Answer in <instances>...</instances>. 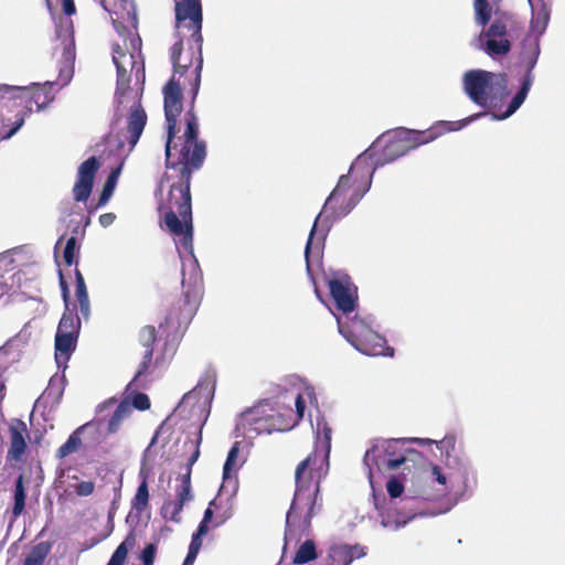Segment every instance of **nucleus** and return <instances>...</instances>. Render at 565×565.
I'll return each instance as SVG.
<instances>
[{
    "label": "nucleus",
    "instance_id": "obj_25",
    "mask_svg": "<svg viewBox=\"0 0 565 565\" xmlns=\"http://www.w3.org/2000/svg\"><path fill=\"white\" fill-rule=\"evenodd\" d=\"M75 274V295L79 306L81 316L86 320L89 317V299L87 294L86 284L79 269L76 267Z\"/></svg>",
    "mask_w": 565,
    "mask_h": 565
},
{
    "label": "nucleus",
    "instance_id": "obj_57",
    "mask_svg": "<svg viewBox=\"0 0 565 565\" xmlns=\"http://www.w3.org/2000/svg\"><path fill=\"white\" fill-rule=\"evenodd\" d=\"M199 553L188 550V554L184 558L183 565H193Z\"/></svg>",
    "mask_w": 565,
    "mask_h": 565
},
{
    "label": "nucleus",
    "instance_id": "obj_30",
    "mask_svg": "<svg viewBox=\"0 0 565 565\" xmlns=\"http://www.w3.org/2000/svg\"><path fill=\"white\" fill-rule=\"evenodd\" d=\"M318 557L316 544L312 540L305 541L297 550L292 563L297 565L309 563Z\"/></svg>",
    "mask_w": 565,
    "mask_h": 565
},
{
    "label": "nucleus",
    "instance_id": "obj_36",
    "mask_svg": "<svg viewBox=\"0 0 565 565\" xmlns=\"http://www.w3.org/2000/svg\"><path fill=\"white\" fill-rule=\"evenodd\" d=\"M476 21L484 26L491 19V7L488 0H473Z\"/></svg>",
    "mask_w": 565,
    "mask_h": 565
},
{
    "label": "nucleus",
    "instance_id": "obj_51",
    "mask_svg": "<svg viewBox=\"0 0 565 565\" xmlns=\"http://www.w3.org/2000/svg\"><path fill=\"white\" fill-rule=\"evenodd\" d=\"M296 412H294L295 425L303 417L306 403L301 394H298L295 399Z\"/></svg>",
    "mask_w": 565,
    "mask_h": 565
},
{
    "label": "nucleus",
    "instance_id": "obj_20",
    "mask_svg": "<svg viewBox=\"0 0 565 565\" xmlns=\"http://www.w3.org/2000/svg\"><path fill=\"white\" fill-rule=\"evenodd\" d=\"M175 20H203L201 0H173Z\"/></svg>",
    "mask_w": 565,
    "mask_h": 565
},
{
    "label": "nucleus",
    "instance_id": "obj_19",
    "mask_svg": "<svg viewBox=\"0 0 565 565\" xmlns=\"http://www.w3.org/2000/svg\"><path fill=\"white\" fill-rule=\"evenodd\" d=\"M146 124L147 114L145 109L140 105L135 106L128 116L127 125L128 142L131 148L137 145Z\"/></svg>",
    "mask_w": 565,
    "mask_h": 565
},
{
    "label": "nucleus",
    "instance_id": "obj_21",
    "mask_svg": "<svg viewBox=\"0 0 565 565\" xmlns=\"http://www.w3.org/2000/svg\"><path fill=\"white\" fill-rule=\"evenodd\" d=\"M533 81H534L533 74H530V73L525 74L522 79V84H521L519 92L512 98L507 110L501 115H494V118L501 120V119H505V118L510 117L512 114H514L520 108V106L524 103V100L531 89V86L533 84Z\"/></svg>",
    "mask_w": 565,
    "mask_h": 565
},
{
    "label": "nucleus",
    "instance_id": "obj_26",
    "mask_svg": "<svg viewBox=\"0 0 565 565\" xmlns=\"http://www.w3.org/2000/svg\"><path fill=\"white\" fill-rule=\"evenodd\" d=\"M137 537L135 530H131L128 532L125 540L117 546L107 565H125L127 554L129 550L135 547Z\"/></svg>",
    "mask_w": 565,
    "mask_h": 565
},
{
    "label": "nucleus",
    "instance_id": "obj_50",
    "mask_svg": "<svg viewBox=\"0 0 565 565\" xmlns=\"http://www.w3.org/2000/svg\"><path fill=\"white\" fill-rule=\"evenodd\" d=\"M95 490V483L93 481H82L75 487V493L79 497H88Z\"/></svg>",
    "mask_w": 565,
    "mask_h": 565
},
{
    "label": "nucleus",
    "instance_id": "obj_44",
    "mask_svg": "<svg viewBox=\"0 0 565 565\" xmlns=\"http://www.w3.org/2000/svg\"><path fill=\"white\" fill-rule=\"evenodd\" d=\"M387 493L392 499L398 498L404 492L403 483L395 477L390 478L386 483Z\"/></svg>",
    "mask_w": 565,
    "mask_h": 565
},
{
    "label": "nucleus",
    "instance_id": "obj_46",
    "mask_svg": "<svg viewBox=\"0 0 565 565\" xmlns=\"http://www.w3.org/2000/svg\"><path fill=\"white\" fill-rule=\"evenodd\" d=\"M157 553V545L148 544L141 552L140 558L143 565H153Z\"/></svg>",
    "mask_w": 565,
    "mask_h": 565
},
{
    "label": "nucleus",
    "instance_id": "obj_49",
    "mask_svg": "<svg viewBox=\"0 0 565 565\" xmlns=\"http://www.w3.org/2000/svg\"><path fill=\"white\" fill-rule=\"evenodd\" d=\"M120 19L127 22L131 28L137 29L138 19L132 3L129 4V8H125V13L121 14Z\"/></svg>",
    "mask_w": 565,
    "mask_h": 565
},
{
    "label": "nucleus",
    "instance_id": "obj_5",
    "mask_svg": "<svg viewBox=\"0 0 565 565\" xmlns=\"http://www.w3.org/2000/svg\"><path fill=\"white\" fill-rule=\"evenodd\" d=\"M371 179L370 174L364 177V170H353L352 166L348 174L340 177L335 188L327 198L321 212L315 220L305 248L307 259L313 246L315 236L319 234V241L326 238L332 223L345 217L369 191Z\"/></svg>",
    "mask_w": 565,
    "mask_h": 565
},
{
    "label": "nucleus",
    "instance_id": "obj_8",
    "mask_svg": "<svg viewBox=\"0 0 565 565\" xmlns=\"http://www.w3.org/2000/svg\"><path fill=\"white\" fill-rule=\"evenodd\" d=\"M462 84L467 96L482 108H497L509 94L504 73L471 70L463 74Z\"/></svg>",
    "mask_w": 565,
    "mask_h": 565
},
{
    "label": "nucleus",
    "instance_id": "obj_10",
    "mask_svg": "<svg viewBox=\"0 0 565 565\" xmlns=\"http://www.w3.org/2000/svg\"><path fill=\"white\" fill-rule=\"evenodd\" d=\"M189 86L188 81L171 76L170 79L162 88L163 94V108L167 125V142L166 147H173L177 141V135L180 132L179 120L182 110V90Z\"/></svg>",
    "mask_w": 565,
    "mask_h": 565
},
{
    "label": "nucleus",
    "instance_id": "obj_40",
    "mask_svg": "<svg viewBox=\"0 0 565 565\" xmlns=\"http://www.w3.org/2000/svg\"><path fill=\"white\" fill-rule=\"evenodd\" d=\"M131 72L117 71L116 95L124 96L130 88Z\"/></svg>",
    "mask_w": 565,
    "mask_h": 565
},
{
    "label": "nucleus",
    "instance_id": "obj_27",
    "mask_svg": "<svg viewBox=\"0 0 565 565\" xmlns=\"http://www.w3.org/2000/svg\"><path fill=\"white\" fill-rule=\"evenodd\" d=\"M130 415H131V405L129 404V402L127 399H124L122 402L119 403V405L115 409L114 414L109 418V420L107 423L106 433L109 435L116 434L119 430L122 422L125 419L129 418Z\"/></svg>",
    "mask_w": 565,
    "mask_h": 565
},
{
    "label": "nucleus",
    "instance_id": "obj_52",
    "mask_svg": "<svg viewBox=\"0 0 565 565\" xmlns=\"http://www.w3.org/2000/svg\"><path fill=\"white\" fill-rule=\"evenodd\" d=\"M201 440H202V437H201V433H200L198 438L194 441H191V444L194 446V450H193L192 455L190 456V458L188 459V467H189L188 472L189 471L191 472V467L195 463V461L198 460V458L200 456Z\"/></svg>",
    "mask_w": 565,
    "mask_h": 565
},
{
    "label": "nucleus",
    "instance_id": "obj_55",
    "mask_svg": "<svg viewBox=\"0 0 565 565\" xmlns=\"http://www.w3.org/2000/svg\"><path fill=\"white\" fill-rule=\"evenodd\" d=\"M115 220L116 215L114 213H105L99 216V223L104 227L111 225Z\"/></svg>",
    "mask_w": 565,
    "mask_h": 565
},
{
    "label": "nucleus",
    "instance_id": "obj_11",
    "mask_svg": "<svg viewBox=\"0 0 565 565\" xmlns=\"http://www.w3.org/2000/svg\"><path fill=\"white\" fill-rule=\"evenodd\" d=\"M399 444H405V440H383L366 450L363 463L367 468L370 480L373 479L374 468L379 471L383 468L394 470L406 461V456L398 448Z\"/></svg>",
    "mask_w": 565,
    "mask_h": 565
},
{
    "label": "nucleus",
    "instance_id": "obj_33",
    "mask_svg": "<svg viewBox=\"0 0 565 565\" xmlns=\"http://www.w3.org/2000/svg\"><path fill=\"white\" fill-rule=\"evenodd\" d=\"M49 553L50 545L44 542L39 543L26 555L23 565H43Z\"/></svg>",
    "mask_w": 565,
    "mask_h": 565
},
{
    "label": "nucleus",
    "instance_id": "obj_32",
    "mask_svg": "<svg viewBox=\"0 0 565 565\" xmlns=\"http://www.w3.org/2000/svg\"><path fill=\"white\" fill-rule=\"evenodd\" d=\"M511 50V42L508 39L487 38L484 52L490 56L507 55Z\"/></svg>",
    "mask_w": 565,
    "mask_h": 565
},
{
    "label": "nucleus",
    "instance_id": "obj_7",
    "mask_svg": "<svg viewBox=\"0 0 565 565\" xmlns=\"http://www.w3.org/2000/svg\"><path fill=\"white\" fill-rule=\"evenodd\" d=\"M56 36L61 40L62 61L58 68V77L55 84L61 87L66 86L74 75V61H75V39L74 28L71 19H61L56 26ZM54 83L46 82L44 85L34 84L31 88L25 87L24 93H29L30 99L34 102L38 109H43L54 99L52 93Z\"/></svg>",
    "mask_w": 565,
    "mask_h": 565
},
{
    "label": "nucleus",
    "instance_id": "obj_24",
    "mask_svg": "<svg viewBox=\"0 0 565 565\" xmlns=\"http://www.w3.org/2000/svg\"><path fill=\"white\" fill-rule=\"evenodd\" d=\"M212 507L217 508L215 502H210L209 507L204 511L202 521L200 522L196 532L193 533L189 550L199 553L202 546V537L209 532V524L213 518Z\"/></svg>",
    "mask_w": 565,
    "mask_h": 565
},
{
    "label": "nucleus",
    "instance_id": "obj_61",
    "mask_svg": "<svg viewBox=\"0 0 565 565\" xmlns=\"http://www.w3.org/2000/svg\"><path fill=\"white\" fill-rule=\"evenodd\" d=\"M157 435H158V433L153 436V438H152V440H151V443H150V446H152V445L156 443V440H157Z\"/></svg>",
    "mask_w": 565,
    "mask_h": 565
},
{
    "label": "nucleus",
    "instance_id": "obj_59",
    "mask_svg": "<svg viewBox=\"0 0 565 565\" xmlns=\"http://www.w3.org/2000/svg\"><path fill=\"white\" fill-rule=\"evenodd\" d=\"M171 320H172V315L169 313V316L166 319V323L169 324L171 322Z\"/></svg>",
    "mask_w": 565,
    "mask_h": 565
},
{
    "label": "nucleus",
    "instance_id": "obj_58",
    "mask_svg": "<svg viewBox=\"0 0 565 565\" xmlns=\"http://www.w3.org/2000/svg\"><path fill=\"white\" fill-rule=\"evenodd\" d=\"M381 523H382V525H383L384 527H388V526H391V524H392V522H391V520L388 519V516H384L383 514H382V521H381Z\"/></svg>",
    "mask_w": 565,
    "mask_h": 565
},
{
    "label": "nucleus",
    "instance_id": "obj_22",
    "mask_svg": "<svg viewBox=\"0 0 565 565\" xmlns=\"http://www.w3.org/2000/svg\"><path fill=\"white\" fill-rule=\"evenodd\" d=\"M78 337L68 335V334H55V359L60 364L62 361L67 362L71 358V354L76 349Z\"/></svg>",
    "mask_w": 565,
    "mask_h": 565
},
{
    "label": "nucleus",
    "instance_id": "obj_31",
    "mask_svg": "<svg viewBox=\"0 0 565 565\" xmlns=\"http://www.w3.org/2000/svg\"><path fill=\"white\" fill-rule=\"evenodd\" d=\"M25 488H24V477L23 475H20L18 479L15 480V488H14V494H13V508H12V514L17 519L20 516L25 508Z\"/></svg>",
    "mask_w": 565,
    "mask_h": 565
},
{
    "label": "nucleus",
    "instance_id": "obj_2",
    "mask_svg": "<svg viewBox=\"0 0 565 565\" xmlns=\"http://www.w3.org/2000/svg\"><path fill=\"white\" fill-rule=\"evenodd\" d=\"M332 430L324 419L317 422V443L312 452L300 461L295 471L296 491L286 515V535L308 533L317 509L321 480L329 470Z\"/></svg>",
    "mask_w": 565,
    "mask_h": 565
},
{
    "label": "nucleus",
    "instance_id": "obj_6",
    "mask_svg": "<svg viewBox=\"0 0 565 565\" xmlns=\"http://www.w3.org/2000/svg\"><path fill=\"white\" fill-rule=\"evenodd\" d=\"M295 426L291 406H271L260 403L239 415L236 430L244 437L255 438L260 434L289 430Z\"/></svg>",
    "mask_w": 565,
    "mask_h": 565
},
{
    "label": "nucleus",
    "instance_id": "obj_14",
    "mask_svg": "<svg viewBox=\"0 0 565 565\" xmlns=\"http://www.w3.org/2000/svg\"><path fill=\"white\" fill-rule=\"evenodd\" d=\"M193 498L191 493L190 471L182 476L181 484L177 488V500H168L161 507V515L164 520L180 522L183 505Z\"/></svg>",
    "mask_w": 565,
    "mask_h": 565
},
{
    "label": "nucleus",
    "instance_id": "obj_28",
    "mask_svg": "<svg viewBox=\"0 0 565 565\" xmlns=\"http://www.w3.org/2000/svg\"><path fill=\"white\" fill-rule=\"evenodd\" d=\"M113 62L117 71L132 72L137 62L132 53L126 52L119 44L113 45Z\"/></svg>",
    "mask_w": 565,
    "mask_h": 565
},
{
    "label": "nucleus",
    "instance_id": "obj_9",
    "mask_svg": "<svg viewBox=\"0 0 565 565\" xmlns=\"http://www.w3.org/2000/svg\"><path fill=\"white\" fill-rule=\"evenodd\" d=\"M340 332L361 353L370 356H394V349L386 339L374 331L363 319L354 317L349 326L339 323Z\"/></svg>",
    "mask_w": 565,
    "mask_h": 565
},
{
    "label": "nucleus",
    "instance_id": "obj_38",
    "mask_svg": "<svg viewBox=\"0 0 565 565\" xmlns=\"http://www.w3.org/2000/svg\"><path fill=\"white\" fill-rule=\"evenodd\" d=\"M138 341L145 350L153 349L157 341V331L153 326H145L140 329Z\"/></svg>",
    "mask_w": 565,
    "mask_h": 565
},
{
    "label": "nucleus",
    "instance_id": "obj_48",
    "mask_svg": "<svg viewBox=\"0 0 565 565\" xmlns=\"http://www.w3.org/2000/svg\"><path fill=\"white\" fill-rule=\"evenodd\" d=\"M115 188H116V183L110 182L106 179L103 191L98 199L97 206H103L109 201V199L111 198V195L114 193Z\"/></svg>",
    "mask_w": 565,
    "mask_h": 565
},
{
    "label": "nucleus",
    "instance_id": "obj_4",
    "mask_svg": "<svg viewBox=\"0 0 565 565\" xmlns=\"http://www.w3.org/2000/svg\"><path fill=\"white\" fill-rule=\"evenodd\" d=\"M203 20H175L174 33L177 42L170 49V61L172 63V76L188 81L191 110L195 113V99L201 86V74L203 68Z\"/></svg>",
    "mask_w": 565,
    "mask_h": 565
},
{
    "label": "nucleus",
    "instance_id": "obj_18",
    "mask_svg": "<svg viewBox=\"0 0 565 565\" xmlns=\"http://www.w3.org/2000/svg\"><path fill=\"white\" fill-rule=\"evenodd\" d=\"M365 555V548L360 545H338L329 551V565H350L354 559Z\"/></svg>",
    "mask_w": 565,
    "mask_h": 565
},
{
    "label": "nucleus",
    "instance_id": "obj_1",
    "mask_svg": "<svg viewBox=\"0 0 565 565\" xmlns=\"http://www.w3.org/2000/svg\"><path fill=\"white\" fill-rule=\"evenodd\" d=\"M185 129L173 147H166L167 171L160 184L169 183V191L159 204L161 227L173 235L185 250L193 246L191 180L206 158V143L199 139V119L191 110L183 117Z\"/></svg>",
    "mask_w": 565,
    "mask_h": 565
},
{
    "label": "nucleus",
    "instance_id": "obj_53",
    "mask_svg": "<svg viewBox=\"0 0 565 565\" xmlns=\"http://www.w3.org/2000/svg\"><path fill=\"white\" fill-rule=\"evenodd\" d=\"M431 475L435 477V480L441 484L445 486L447 482L446 476L443 473L441 468L437 465L431 466Z\"/></svg>",
    "mask_w": 565,
    "mask_h": 565
},
{
    "label": "nucleus",
    "instance_id": "obj_35",
    "mask_svg": "<svg viewBox=\"0 0 565 565\" xmlns=\"http://www.w3.org/2000/svg\"><path fill=\"white\" fill-rule=\"evenodd\" d=\"M239 455V443L235 441L231 447L225 463L223 466V478H230L231 475L237 470V458Z\"/></svg>",
    "mask_w": 565,
    "mask_h": 565
},
{
    "label": "nucleus",
    "instance_id": "obj_29",
    "mask_svg": "<svg viewBox=\"0 0 565 565\" xmlns=\"http://www.w3.org/2000/svg\"><path fill=\"white\" fill-rule=\"evenodd\" d=\"M89 426V423L82 425L77 429H75L68 437V439L57 449L56 456L58 458H65L71 454L76 452L79 450L82 446V439L79 437V434Z\"/></svg>",
    "mask_w": 565,
    "mask_h": 565
},
{
    "label": "nucleus",
    "instance_id": "obj_60",
    "mask_svg": "<svg viewBox=\"0 0 565 565\" xmlns=\"http://www.w3.org/2000/svg\"><path fill=\"white\" fill-rule=\"evenodd\" d=\"M403 524H405V522H402V523H401V522L396 521V522H395V529H398V527H399L401 525H403Z\"/></svg>",
    "mask_w": 565,
    "mask_h": 565
},
{
    "label": "nucleus",
    "instance_id": "obj_15",
    "mask_svg": "<svg viewBox=\"0 0 565 565\" xmlns=\"http://www.w3.org/2000/svg\"><path fill=\"white\" fill-rule=\"evenodd\" d=\"M331 297L335 306L344 313L354 311L356 305V288L352 286L349 278H334L329 280Z\"/></svg>",
    "mask_w": 565,
    "mask_h": 565
},
{
    "label": "nucleus",
    "instance_id": "obj_39",
    "mask_svg": "<svg viewBox=\"0 0 565 565\" xmlns=\"http://www.w3.org/2000/svg\"><path fill=\"white\" fill-rule=\"evenodd\" d=\"M76 250H78L76 237L71 236L70 238H67L63 252V258L67 266H72L74 263L77 265V262H75Z\"/></svg>",
    "mask_w": 565,
    "mask_h": 565
},
{
    "label": "nucleus",
    "instance_id": "obj_17",
    "mask_svg": "<svg viewBox=\"0 0 565 565\" xmlns=\"http://www.w3.org/2000/svg\"><path fill=\"white\" fill-rule=\"evenodd\" d=\"M10 447L8 449V458L12 460H21L26 449L24 436L28 434L26 425L21 419H14L10 425Z\"/></svg>",
    "mask_w": 565,
    "mask_h": 565
},
{
    "label": "nucleus",
    "instance_id": "obj_45",
    "mask_svg": "<svg viewBox=\"0 0 565 565\" xmlns=\"http://www.w3.org/2000/svg\"><path fill=\"white\" fill-rule=\"evenodd\" d=\"M548 20H550V11H548L547 7L543 3L542 7L535 11V19H534L535 26L536 28L541 26L542 29H545Z\"/></svg>",
    "mask_w": 565,
    "mask_h": 565
},
{
    "label": "nucleus",
    "instance_id": "obj_42",
    "mask_svg": "<svg viewBox=\"0 0 565 565\" xmlns=\"http://www.w3.org/2000/svg\"><path fill=\"white\" fill-rule=\"evenodd\" d=\"M507 33V25L500 20H494L486 31V36L490 39H508Z\"/></svg>",
    "mask_w": 565,
    "mask_h": 565
},
{
    "label": "nucleus",
    "instance_id": "obj_37",
    "mask_svg": "<svg viewBox=\"0 0 565 565\" xmlns=\"http://www.w3.org/2000/svg\"><path fill=\"white\" fill-rule=\"evenodd\" d=\"M159 362L157 358L153 362V349L143 350L141 362L139 363L135 379L151 372L152 367Z\"/></svg>",
    "mask_w": 565,
    "mask_h": 565
},
{
    "label": "nucleus",
    "instance_id": "obj_16",
    "mask_svg": "<svg viewBox=\"0 0 565 565\" xmlns=\"http://www.w3.org/2000/svg\"><path fill=\"white\" fill-rule=\"evenodd\" d=\"M60 285L62 290L63 300L66 303V311L63 313L60 323L57 326L56 333L68 334L78 337L81 330V318L68 310L70 292L68 286L60 271Z\"/></svg>",
    "mask_w": 565,
    "mask_h": 565
},
{
    "label": "nucleus",
    "instance_id": "obj_23",
    "mask_svg": "<svg viewBox=\"0 0 565 565\" xmlns=\"http://www.w3.org/2000/svg\"><path fill=\"white\" fill-rule=\"evenodd\" d=\"M540 55L539 41L533 38H526L522 42L521 63L525 66V74H532Z\"/></svg>",
    "mask_w": 565,
    "mask_h": 565
},
{
    "label": "nucleus",
    "instance_id": "obj_3",
    "mask_svg": "<svg viewBox=\"0 0 565 565\" xmlns=\"http://www.w3.org/2000/svg\"><path fill=\"white\" fill-rule=\"evenodd\" d=\"M462 127L459 121H440L427 130H411L399 128L381 135L352 163V169L364 170V177H372L374 169L390 163L418 146L428 143L448 131Z\"/></svg>",
    "mask_w": 565,
    "mask_h": 565
},
{
    "label": "nucleus",
    "instance_id": "obj_41",
    "mask_svg": "<svg viewBox=\"0 0 565 565\" xmlns=\"http://www.w3.org/2000/svg\"><path fill=\"white\" fill-rule=\"evenodd\" d=\"M212 502H215L217 508L212 507V510L214 512H213L212 521L210 523H212L213 527H217V526H221L222 524H224L231 518L232 512L230 509H225V510L221 511V504L217 503L215 500H213Z\"/></svg>",
    "mask_w": 565,
    "mask_h": 565
},
{
    "label": "nucleus",
    "instance_id": "obj_47",
    "mask_svg": "<svg viewBox=\"0 0 565 565\" xmlns=\"http://www.w3.org/2000/svg\"><path fill=\"white\" fill-rule=\"evenodd\" d=\"M411 443H415L417 445L424 446V445H431L436 444L439 449H443L444 446H451L454 447V439L452 438H445L440 441H435L428 438H412L409 439Z\"/></svg>",
    "mask_w": 565,
    "mask_h": 565
},
{
    "label": "nucleus",
    "instance_id": "obj_13",
    "mask_svg": "<svg viewBox=\"0 0 565 565\" xmlns=\"http://www.w3.org/2000/svg\"><path fill=\"white\" fill-rule=\"evenodd\" d=\"M100 163L94 156L82 162L77 170V178L73 186V198L76 202H86L92 194L96 173Z\"/></svg>",
    "mask_w": 565,
    "mask_h": 565
},
{
    "label": "nucleus",
    "instance_id": "obj_43",
    "mask_svg": "<svg viewBox=\"0 0 565 565\" xmlns=\"http://www.w3.org/2000/svg\"><path fill=\"white\" fill-rule=\"evenodd\" d=\"M129 404L131 405V409L136 408L138 411H147L151 406L148 395L145 393H140V392L136 393L132 396V401H131V403L129 402Z\"/></svg>",
    "mask_w": 565,
    "mask_h": 565
},
{
    "label": "nucleus",
    "instance_id": "obj_12",
    "mask_svg": "<svg viewBox=\"0 0 565 565\" xmlns=\"http://www.w3.org/2000/svg\"><path fill=\"white\" fill-rule=\"evenodd\" d=\"M24 86H10L0 84V124L8 130L1 139H10L24 124L23 107L18 102V92H25Z\"/></svg>",
    "mask_w": 565,
    "mask_h": 565
},
{
    "label": "nucleus",
    "instance_id": "obj_34",
    "mask_svg": "<svg viewBox=\"0 0 565 565\" xmlns=\"http://www.w3.org/2000/svg\"><path fill=\"white\" fill-rule=\"evenodd\" d=\"M149 501V490H148V483L147 480L143 479L141 483L139 484L137 492L131 501V507L138 512H142Z\"/></svg>",
    "mask_w": 565,
    "mask_h": 565
},
{
    "label": "nucleus",
    "instance_id": "obj_54",
    "mask_svg": "<svg viewBox=\"0 0 565 565\" xmlns=\"http://www.w3.org/2000/svg\"><path fill=\"white\" fill-rule=\"evenodd\" d=\"M62 8H63V12L67 17H71V15L75 14V12H76V7L74 3V0H62Z\"/></svg>",
    "mask_w": 565,
    "mask_h": 565
},
{
    "label": "nucleus",
    "instance_id": "obj_56",
    "mask_svg": "<svg viewBox=\"0 0 565 565\" xmlns=\"http://www.w3.org/2000/svg\"><path fill=\"white\" fill-rule=\"evenodd\" d=\"M120 172H121V164L119 167H117L116 169L111 170V172L107 177V180L117 184Z\"/></svg>",
    "mask_w": 565,
    "mask_h": 565
}]
</instances>
